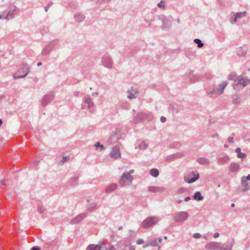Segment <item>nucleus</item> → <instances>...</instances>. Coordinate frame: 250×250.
Wrapping results in <instances>:
<instances>
[{
	"instance_id": "f257e3e1",
	"label": "nucleus",
	"mask_w": 250,
	"mask_h": 250,
	"mask_svg": "<svg viewBox=\"0 0 250 250\" xmlns=\"http://www.w3.org/2000/svg\"><path fill=\"white\" fill-rule=\"evenodd\" d=\"M228 83L227 81H224L221 83L219 84L218 87L215 89H209L207 90V93L209 97H216L222 95L224 89L227 86Z\"/></svg>"
},
{
	"instance_id": "f03ea898",
	"label": "nucleus",
	"mask_w": 250,
	"mask_h": 250,
	"mask_svg": "<svg viewBox=\"0 0 250 250\" xmlns=\"http://www.w3.org/2000/svg\"><path fill=\"white\" fill-rule=\"evenodd\" d=\"M133 180V177L131 175L125 172L121 177L119 183L122 187H124L132 184Z\"/></svg>"
},
{
	"instance_id": "7ed1b4c3",
	"label": "nucleus",
	"mask_w": 250,
	"mask_h": 250,
	"mask_svg": "<svg viewBox=\"0 0 250 250\" xmlns=\"http://www.w3.org/2000/svg\"><path fill=\"white\" fill-rule=\"evenodd\" d=\"M159 221L156 216H150L145 219L142 223L141 227L144 229L148 228L156 224Z\"/></svg>"
},
{
	"instance_id": "20e7f679",
	"label": "nucleus",
	"mask_w": 250,
	"mask_h": 250,
	"mask_svg": "<svg viewBox=\"0 0 250 250\" xmlns=\"http://www.w3.org/2000/svg\"><path fill=\"white\" fill-rule=\"evenodd\" d=\"M188 213L187 211H179L173 215V220L176 223H182L186 221L188 217Z\"/></svg>"
},
{
	"instance_id": "39448f33",
	"label": "nucleus",
	"mask_w": 250,
	"mask_h": 250,
	"mask_svg": "<svg viewBox=\"0 0 250 250\" xmlns=\"http://www.w3.org/2000/svg\"><path fill=\"white\" fill-rule=\"evenodd\" d=\"M199 178V174L196 171H191L187 175L184 176V179L186 182L191 184L196 180Z\"/></svg>"
},
{
	"instance_id": "423d86ee",
	"label": "nucleus",
	"mask_w": 250,
	"mask_h": 250,
	"mask_svg": "<svg viewBox=\"0 0 250 250\" xmlns=\"http://www.w3.org/2000/svg\"><path fill=\"white\" fill-rule=\"evenodd\" d=\"M152 115L150 113H146L141 112L138 113L134 117L132 122L134 124H137L144 120L150 119L152 117Z\"/></svg>"
},
{
	"instance_id": "0eeeda50",
	"label": "nucleus",
	"mask_w": 250,
	"mask_h": 250,
	"mask_svg": "<svg viewBox=\"0 0 250 250\" xmlns=\"http://www.w3.org/2000/svg\"><path fill=\"white\" fill-rule=\"evenodd\" d=\"M29 72V67L27 64H24L23 67L13 75L14 79L25 77Z\"/></svg>"
},
{
	"instance_id": "6e6552de",
	"label": "nucleus",
	"mask_w": 250,
	"mask_h": 250,
	"mask_svg": "<svg viewBox=\"0 0 250 250\" xmlns=\"http://www.w3.org/2000/svg\"><path fill=\"white\" fill-rule=\"evenodd\" d=\"M101 62L102 65L108 69H111L113 66V61L111 57L107 55L103 56L102 58Z\"/></svg>"
},
{
	"instance_id": "1a4fd4ad",
	"label": "nucleus",
	"mask_w": 250,
	"mask_h": 250,
	"mask_svg": "<svg viewBox=\"0 0 250 250\" xmlns=\"http://www.w3.org/2000/svg\"><path fill=\"white\" fill-rule=\"evenodd\" d=\"M55 97L53 92H48L42 98V106H46L49 103L51 102Z\"/></svg>"
},
{
	"instance_id": "9d476101",
	"label": "nucleus",
	"mask_w": 250,
	"mask_h": 250,
	"mask_svg": "<svg viewBox=\"0 0 250 250\" xmlns=\"http://www.w3.org/2000/svg\"><path fill=\"white\" fill-rule=\"evenodd\" d=\"M250 83V80L242 75H240L238 76L237 83L233 85L234 88L235 86H238L239 85H241L243 86V87L248 85Z\"/></svg>"
},
{
	"instance_id": "9b49d317",
	"label": "nucleus",
	"mask_w": 250,
	"mask_h": 250,
	"mask_svg": "<svg viewBox=\"0 0 250 250\" xmlns=\"http://www.w3.org/2000/svg\"><path fill=\"white\" fill-rule=\"evenodd\" d=\"M248 180L250 181V174L247 176H243L241 178V185L243 187L242 191L245 192L250 189V186L248 182Z\"/></svg>"
},
{
	"instance_id": "f8f14e48",
	"label": "nucleus",
	"mask_w": 250,
	"mask_h": 250,
	"mask_svg": "<svg viewBox=\"0 0 250 250\" xmlns=\"http://www.w3.org/2000/svg\"><path fill=\"white\" fill-rule=\"evenodd\" d=\"M159 19L163 22V25H162V29L163 30L169 29L171 26V22L167 20L165 15H160L159 16Z\"/></svg>"
},
{
	"instance_id": "ddd939ff",
	"label": "nucleus",
	"mask_w": 250,
	"mask_h": 250,
	"mask_svg": "<svg viewBox=\"0 0 250 250\" xmlns=\"http://www.w3.org/2000/svg\"><path fill=\"white\" fill-rule=\"evenodd\" d=\"M87 215V213H81L73 218L69 222L71 225H75L79 223L84 219Z\"/></svg>"
},
{
	"instance_id": "4468645a",
	"label": "nucleus",
	"mask_w": 250,
	"mask_h": 250,
	"mask_svg": "<svg viewBox=\"0 0 250 250\" xmlns=\"http://www.w3.org/2000/svg\"><path fill=\"white\" fill-rule=\"evenodd\" d=\"M88 204L86 205L87 210L89 211H94L97 210L99 208L98 204L95 202L92 201L89 199L87 200Z\"/></svg>"
},
{
	"instance_id": "2eb2a0df",
	"label": "nucleus",
	"mask_w": 250,
	"mask_h": 250,
	"mask_svg": "<svg viewBox=\"0 0 250 250\" xmlns=\"http://www.w3.org/2000/svg\"><path fill=\"white\" fill-rule=\"evenodd\" d=\"M248 48L247 46H242L237 47L236 49L237 55L241 57H245L248 53Z\"/></svg>"
},
{
	"instance_id": "dca6fc26",
	"label": "nucleus",
	"mask_w": 250,
	"mask_h": 250,
	"mask_svg": "<svg viewBox=\"0 0 250 250\" xmlns=\"http://www.w3.org/2000/svg\"><path fill=\"white\" fill-rule=\"evenodd\" d=\"M110 156L111 158L115 159L121 157V152L119 147L118 146H114L110 152Z\"/></svg>"
},
{
	"instance_id": "f3484780",
	"label": "nucleus",
	"mask_w": 250,
	"mask_h": 250,
	"mask_svg": "<svg viewBox=\"0 0 250 250\" xmlns=\"http://www.w3.org/2000/svg\"><path fill=\"white\" fill-rule=\"evenodd\" d=\"M83 101L85 104H87V109L89 110L94 106V104L92 101V99L89 95H86L83 97Z\"/></svg>"
},
{
	"instance_id": "a211bd4d",
	"label": "nucleus",
	"mask_w": 250,
	"mask_h": 250,
	"mask_svg": "<svg viewBox=\"0 0 250 250\" xmlns=\"http://www.w3.org/2000/svg\"><path fill=\"white\" fill-rule=\"evenodd\" d=\"M138 92V90L136 88L130 87L127 91V97L129 99H133L136 98V94Z\"/></svg>"
},
{
	"instance_id": "6ab92c4d",
	"label": "nucleus",
	"mask_w": 250,
	"mask_h": 250,
	"mask_svg": "<svg viewBox=\"0 0 250 250\" xmlns=\"http://www.w3.org/2000/svg\"><path fill=\"white\" fill-rule=\"evenodd\" d=\"M220 243L218 242H210L206 245V249L208 250H217L219 248Z\"/></svg>"
},
{
	"instance_id": "aec40b11",
	"label": "nucleus",
	"mask_w": 250,
	"mask_h": 250,
	"mask_svg": "<svg viewBox=\"0 0 250 250\" xmlns=\"http://www.w3.org/2000/svg\"><path fill=\"white\" fill-rule=\"evenodd\" d=\"M121 135L119 133H116L112 135L107 140V142L109 144L116 143L117 141L121 139Z\"/></svg>"
},
{
	"instance_id": "412c9836",
	"label": "nucleus",
	"mask_w": 250,
	"mask_h": 250,
	"mask_svg": "<svg viewBox=\"0 0 250 250\" xmlns=\"http://www.w3.org/2000/svg\"><path fill=\"white\" fill-rule=\"evenodd\" d=\"M240 168V165L237 163H231L229 167V170L233 173L237 172Z\"/></svg>"
},
{
	"instance_id": "4be33fe9",
	"label": "nucleus",
	"mask_w": 250,
	"mask_h": 250,
	"mask_svg": "<svg viewBox=\"0 0 250 250\" xmlns=\"http://www.w3.org/2000/svg\"><path fill=\"white\" fill-rule=\"evenodd\" d=\"M166 188L164 187L150 186L148 188V190L150 192L158 193L164 192Z\"/></svg>"
},
{
	"instance_id": "5701e85b",
	"label": "nucleus",
	"mask_w": 250,
	"mask_h": 250,
	"mask_svg": "<svg viewBox=\"0 0 250 250\" xmlns=\"http://www.w3.org/2000/svg\"><path fill=\"white\" fill-rule=\"evenodd\" d=\"M229 161V158L228 156H224L219 158L217 160V163L219 165H223Z\"/></svg>"
},
{
	"instance_id": "b1692460",
	"label": "nucleus",
	"mask_w": 250,
	"mask_h": 250,
	"mask_svg": "<svg viewBox=\"0 0 250 250\" xmlns=\"http://www.w3.org/2000/svg\"><path fill=\"white\" fill-rule=\"evenodd\" d=\"M52 43H49L45 46L42 50V54L43 56H46L50 53L52 49Z\"/></svg>"
},
{
	"instance_id": "393cba45",
	"label": "nucleus",
	"mask_w": 250,
	"mask_h": 250,
	"mask_svg": "<svg viewBox=\"0 0 250 250\" xmlns=\"http://www.w3.org/2000/svg\"><path fill=\"white\" fill-rule=\"evenodd\" d=\"M103 245V243L98 245L90 244L88 246L86 250H101Z\"/></svg>"
},
{
	"instance_id": "a878e982",
	"label": "nucleus",
	"mask_w": 250,
	"mask_h": 250,
	"mask_svg": "<svg viewBox=\"0 0 250 250\" xmlns=\"http://www.w3.org/2000/svg\"><path fill=\"white\" fill-rule=\"evenodd\" d=\"M16 8V7H15ZM16 9L14 10H10L8 12L7 14H5V17H3V19L8 20L10 19H13L14 18V15H15V12Z\"/></svg>"
},
{
	"instance_id": "bb28decb",
	"label": "nucleus",
	"mask_w": 250,
	"mask_h": 250,
	"mask_svg": "<svg viewBox=\"0 0 250 250\" xmlns=\"http://www.w3.org/2000/svg\"><path fill=\"white\" fill-rule=\"evenodd\" d=\"M118 185L116 184L112 183L109 185L106 188L105 192L106 193H109L114 191L117 188Z\"/></svg>"
},
{
	"instance_id": "cd10ccee",
	"label": "nucleus",
	"mask_w": 250,
	"mask_h": 250,
	"mask_svg": "<svg viewBox=\"0 0 250 250\" xmlns=\"http://www.w3.org/2000/svg\"><path fill=\"white\" fill-rule=\"evenodd\" d=\"M85 19V16L80 13H76L74 15V20L76 22H81Z\"/></svg>"
},
{
	"instance_id": "c85d7f7f",
	"label": "nucleus",
	"mask_w": 250,
	"mask_h": 250,
	"mask_svg": "<svg viewBox=\"0 0 250 250\" xmlns=\"http://www.w3.org/2000/svg\"><path fill=\"white\" fill-rule=\"evenodd\" d=\"M234 244V240L232 239L230 242H228V244L226 245V247L221 249L220 250H231Z\"/></svg>"
},
{
	"instance_id": "c756f323",
	"label": "nucleus",
	"mask_w": 250,
	"mask_h": 250,
	"mask_svg": "<svg viewBox=\"0 0 250 250\" xmlns=\"http://www.w3.org/2000/svg\"><path fill=\"white\" fill-rule=\"evenodd\" d=\"M235 152L237 153V157L243 160L246 158V155L241 152V149L240 147H237L235 149Z\"/></svg>"
},
{
	"instance_id": "7c9ffc66",
	"label": "nucleus",
	"mask_w": 250,
	"mask_h": 250,
	"mask_svg": "<svg viewBox=\"0 0 250 250\" xmlns=\"http://www.w3.org/2000/svg\"><path fill=\"white\" fill-rule=\"evenodd\" d=\"M241 95L235 94L232 97V104L236 105L239 104L241 103Z\"/></svg>"
},
{
	"instance_id": "2f4dec72",
	"label": "nucleus",
	"mask_w": 250,
	"mask_h": 250,
	"mask_svg": "<svg viewBox=\"0 0 250 250\" xmlns=\"http://www.w3.org/2000/svg\"><path fill=\"white\" fill-rule=\"evenodd\" d=\"M148 147V144L146 141H142L138 146L137 147L140 150H145Z\"/></svg>"
},
{
	"instance_id": "473e14b6",
	"label": "nucleus",
	"mask_w": 250,
	"mask_h": 250,
	"mask_svg": "<svg viewBox=\"0 0 250 250\" xmlns=\"http://www.w3.org/2000/svg\"><path fill=\"white\" fill-rule=\"evenodd\" d=\"M197 162L201 165H208L210 163L209 160L206 158H199L197 159Z\"/></svg>"
},
{
	"instance_id": "72a5a7b5",
	"label": "nucleus",
	"mask_w": 250,
	"mask_h": 250,
	"mask_svg": "<svg viewBox=\"0 0 250 250\" xmlns=\"http://www.w3.org/2000/svg\"><path fill=\"white\" fill-rule=\"evenodd\" d=\"M79 178V177L78 176H75L72 177L69 180L70 184L72 186L76 185L78 184Z\"/></svg>"
},
{
	"instance_id": "f704fd0d",
	"label": "nucleus",
	"mask_w": 250,
	"mask_h": 250,
	"mask_svg": "<svg viewBox=\"0 0 250 250\" xmlns=\"http://www.w3.org/2000/svg\"><path fill=\"white\" fill-rule=\"evenodd\" d=\"M149 174L153 177L156 178L159 175V170L155 168H153L149 170Z\"/></svg>"
},
{
	"instance_id": "c9c22d12",
	"label": "nucleus",
	"mask_w": 250,
	"mask_h": 250,
	"mask_svg": "<svg viewBox=\"0 0 250 250\" xmlns=\"http://www.w3.org/2000/svg\"><path fill=\"white\" fill-rule=\"evenodd\" d=\"M193 199L197 201H202L203 200L204 197L199 191H196L194 194Z\"/></svg>"
},
{
	"instance_id": "e433bc0d",
	"label": "nucleus",
	"mask_w": 250,
	"mask_h": 250,
	"mask_svg": "<svg viewBox=\"0 0 250 250\" xmlns=\"http://www.w3.org/2000/svg\"><path fill=\"white\" fill-rule=\"evenodd\" d=\"M246 14H247L246 12H238L234 14V17H236V19H237V20H239V19H240L242 18L243 17L246 16Z\"/></svg>"
},
{
	"instance_id": "4c0bfd02",
	"label": "nucleus",
	"mask_w": 250,
	"mask_h": 250,
	"mask_svg": "<svg viewBox=\"0 0 250 250\" xmlns=\"http://www.w3.org/2000/svg\"><path fill=\"white\" fill-rule=\"evenodd\" d=\"M175 160L173 154L167 156L165 159V161L167 162H170Z\"/></svg>"
},
{
	"instance_id": "58836bf2",
	"label": "nucleus",
	"mask_w": 250,
	"mask_h": 250,
	"mask_svg": "<svg viewBox=\"0 0 250 250\" xmlns=\"http://www.w3.org/2000/svg\"><path fill=\"white\" fill-rule=\"evenodd\" d=\"M194 42L197 44V46L199 48H201L204 46V43L199 39H194Z\"/></svg>"
},
{
	"instance_id": "ea45409f",
	"label": "nucleus",
	"mask_w": 250,
	"mask_h": 250,
	"mask_svg": "<svg viewBox=\"0 0 250 250\" xmlns=\"http://www.w3.org/2000/svg\"><path fill=\"white\" fill-rule=\"evenodd\" d=\"M238 76H236L235 73H232L229 76V79L231 80H233L235 82V83H237Z\"/></svg>"
},
{
	"instance_id": "a19ab883",
	"label": "nucleus",
	"mask_w": 250,
	"mask_h": 250,
	"mask_svg": "<svg viewBox=\"0 0 250 250\" xmlns=\"http://www.w3.org/2000/svg\"><path fill=\"white\" fill-rule=\"evenodd\" d=\"M188 191V189L185 188H181L177 190L176 194H181L184 193H186Z\"/></svg>"
},
{
	"instance_id": "79ce46f5",
	"label": "nucleus",
	"mask_w": 250,
	"mask_h": 250,
	"mask_svg": "<svg viewBox=\"0 0 250 250\" xmlns=\"http://www.w3.org/2000/svg\"><path fill=\"white\" fill-rule=\"evenodd\" d=\"M158 244V242L156 240H154V241H152L150 244H148V245L144 246L143 248H146L148 246H151L152 247H156L157 246Z\"/></svg>"
},
{
	"instance_id": "37998d69",
	"label": "nucleus",
	"mask_w": 250,
	"mask_h": 250,
	"mask_svg": "<svg viewBox=\"0 0 250 250\" xmlns=\"http://www.w3.org/2000/svg\"><path fill=\"white\" fill-rule=\"evenodd\" d=\"M158 6L162 9H165L166 2L164 0H161L158 3Z\"/></svg>"
},
{
	"instance_id": "c03bdc74",
	"label": "nucleus",
	"mask_w": 250,
	"mask_h": 250,
	"mask_svg": "<svg viewBox=\"0 0 250 250\" xmlns=\"http://www.w3.org/2000/svg\"><path fill=\"white\" fill-rule=\"evenodd\" d=\"M175 159L181 158L183 157L184 154L182 152H177L173 154Z\"/></svg>"
},
{
	"instance_id": "a18cd8bd",
	"label": "nucleus",
	"mask_w": 250,
	"mask_h": 250,
	"mask_svg": "<svg viewBox=\"0 0 250 250\" xmlns=\"http://www.w3.org/2000/svg\"><path fill=\"white\" fill-rule=\"evenodd\" d=\"M95 146L97 149L100 148V150H102L104 149V146L101 144L99 142L96 143L95 145Z\"/></svg>"
},
{
	"instance_id": "49530a36",
	"label": "nucleus",
	"mask_w": 250,
	"mask_h": 250,
	"mask_svg": "<svg viewBox=\"0 0 250 250\" xmlns=\"http://www.w3.org/2000/svg\"><path fill=\"white\" fill-rule=\"evenodd\" d=\"M45 209L42 206H39L38 208V211L40 213H42L44 212Z\"/></svg>"
},
{
	"instance_id": "de8ad7c7",
	"label": "nucleus",
	"mask_w": 250,
	"mask_h": 250,
	"mask_svg": "<svg viewBox=\"0 0 250 250\" xmlns=\"http://www.w3.org/2000/svg\"><path fill=\"white\" fill-rule=\"evenodd\" d=\"M193 237L194 238L198 239L201 237V235L199 233H195L193 234Z\"/></svg>"
},
{
	"instance_id": "09e8293b",
	"label": "nucleus",
	"mask_w": 250,
	"mask_h": 250,
	"mask_svg": "<svg viewBox=\"0 0 250 250\" xmlns=\"http://www.w3.org/2000/svg\"><path fill=\"white\" fill-rule=\"evenodd\" d=\"M144 243V241L143 239H139L137 240L136 241V243L138 244V245H141V244H142Z\"/></svg>"
},
{
	"instance_id": "8fccbe9b",
	"label": "nucleus",
	"mask_w": 250,
	"mask_h": 250,
	"mask_svg": "<svg viewBox=\"0 0 250 250\" xmlns=\"http://www.w3.org/2000/svg\"><path fill=\"white\" fill-rule=\"evenodd\" d=\"M228 141L229 143H233L234 142V139L232 137H229L228 138Z\"/></svg>"
},
{
	"instance_id": "3c124183",
	"label": "nucleus",
	"mask_w": 250,
	"mask_h": 250,
	"mask_svg": "<svg viewBox=\"0 0 250 250\" xmlns=\"http://www.w3.org/2000/svg\"><path fill=\"white\" fill-rule=\"evenodd\" d=\"M69 159V158L67 157H64L62 158V160H61L62 163L63 164L66 161H68Z\"/></svg>"
},
{
	"instance_id": "603ef678",
	"label": "nucleus",
	"mask_w": 250,
	"mask_h": 250,
	"mask_svg": "<svg viewBox=\"0 0 250 250\" xmlns=\"http://www.w3.org/2000/svg\"><path fill=\"white\" fill-rule=\"evenodd\" d=\"M237 21V19H236L235 17H234V19H233L232 20L231 19L230 20V22H231V24H234Z\"/></svg>"
},
{
	"instance_id": "864d4df0",
	"label": "nucleus",
	"mask_w": 250,
	"mask_h": 250,
	"mask_svg": "<svg viewBox=\"0 0 250 250\" xmlns=\"http://www.w3.org/2000/svg\"><path fill=\"white\" fill-rule=\"evenodd\" d=\"M160 120L162 123H165L166 121V118L164 116H162L160 118Z\"/></svg>"
},
{
	"instance_id": "5fc2aeb1",
	"label": "nucleus",
	"mask_w": 250,
	"mask_h": 250,
	"mask_svg": "<svg viewBox=\"0 0 250 250\" xmlns=\"http://www.w3.org/2000/svg\"><path fill=\"white\" fill-rule=\"evenodd\" d=\"M110 0H97L98 2L99 3H104L105 2H108Z\"/></svg>"
},
{
	"instance_id": "6e6d98bb",
	"label": "nucleus",
	"mask_w": 250,
	"mask_h": 250,
	"mask_svg": "<svg viewBox=\"0 0 250 250\" xmlns=\"http://www.w3.org/2000/svg\"><path fill=\"white\" fill-rule=\"evenodd\" d=\"M219 235H220V234L218 232H216L214 234L213 236L214 238H216L218 237L219 236Z\"/></svg>"
},
{
	"instance_id": "4d7b16f0",
	"label": "nucleus",
	"mask_w": 250,
	"mask_h": 250,
	"mask_svg": "<svg viewBox=\"0 0 250 250\" xmlns=\"http://www.w3.org/2000/svg\"><path fill=\"white\" fill-rule=\"evenodd\" d=\"M190 200V198L189 197V196H188V197H186L185 199H184V201L185 202H188V201H189Z\"/></svg>"
},
{
	"instance_id": "13d9d810",
	"label": "nucleus",
	"mask_w": 250,
	"mask_h": 250,
	"mask_svg": "<svg viewBox=\"0 0 250 250\" xmlns=\"http://www.w3.org/2000/svg\"><path fill=\"white\" fill-rule=\"evenodd\" d=\"M79 91H75L74 93V95L75 96V97H78L79 95Z\"/></svg>"
},
{
	"instance_id": "bf43d9fd",
	"label": "nucleus",
	"mask_w": 250,
	"mask_h": 250,
	"mask_svg": "<svg viewBox=\"0 0 250 250\" xmlns=\"http://www.w3.org/2000/svg\"><path fill=\"white\" fill-rule=\"evenodd\" d=\"M5 13L4 12L2 13V15H0V20L3 19V17H5Z\"/></svg>"
},
{
	"instance_id": "052dcab7",
	"label": "nucleus",
	"mask_w": 250,
	"mask_h": 250,
	"mask_svg": "<svg viewBox=\"0 0 250 250\" xmlns=\"http://www.w3.org/2000/svg\"><path fill=\"white\" fill-rule=\"evenodd\" d=\"M30 250H41L39 247H33Z\"/></svg>"
},
{
	"instance_id": "680f3d73",
	"label": "nucleus",
	"mask_w": 250,
	"mask_h": 250,
	"mask_svg": "<svg viewBox=\"0 0 250 250\" xmlns=\"http://www.w3.org/2000/svg\"><path fill=\"white\" fill-rule=\"evenodd\" d=\"M134 172V170L133 169L130 170L129 172H126V173H129V175H131V174H133Z\"/></svg>"
},
{
	"instance_id": "e2e57ef3",
	"label": "nucleus",
	"mask_w": 250,
	"mask_h": 250,
	"mask_svg": "<svg viewBox=\"0 0 250 250\" xmlns=\"http://www.w3.org/2000/svg\"><path fill=\"white\" fill-rule=\"evenodd\" d=\"M1 182V184L2 185H5V179H2L0 181Z\"/></svg>"
},
{
	"instance_id": "0e129e2a",
	"label": "nucleus",
	"mask_w": 250,
	"mask_h": 250,
	"mask_svg": "<svg viewBox=\"0 0 250 250\" xmlns=\"http://www.w3.org/2000/svg\"><path fill=\"white\" fill-rule=\"evenodd\" d=\"M218 137V134L217 133L213 134L211 136V138H217Z\"/></svg>"
},
{
	"instance_id": "69168bd1",
	"label": "nucleus",
	"mask_w": 250,
	"mask_h": 250,
	"mask_svg": "<svg viewBox=\"0 0 250 250\" xmlns=\"http://www.w3.org/2000/svg\"><path fill=\"white\" fill-rule=\"evenodd\" d=\"M114 250V247L113 246H111L109 247V248L107 250Z\"/></svg>"
},
{
	"instance_id": "338daca9",
	"label": "nucleus",
	"mask_w": 250,
	"mask_h": 250,
	"mask_svg": "<svg viewBox=\"0 0 250 250\" xmlns=\"http://www.w3.org/2000/svg\"><path fill=\"white\" fill-rule=\"evenodd\" d=\"M129 250H135V247L133 246H130L129 247Z\"/></svg>"
},
{
	"instance_id": "774afa93",
	"label": "nucleus",
	"mask_w": 250,
	"mask_h": 250,
	"mask_svg": "<svg viewBox=\"0 0 250 250\" xmlns=\"http://www.w3.org/2000/svg\"><path fill=\"white\" fill-rule=\"evenodd\" d=\"M182 200H180V199H179L177 200V202L178 204H180L182 203Z\"/></svg>"
}]
</instances>
